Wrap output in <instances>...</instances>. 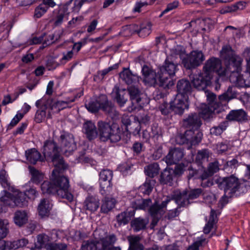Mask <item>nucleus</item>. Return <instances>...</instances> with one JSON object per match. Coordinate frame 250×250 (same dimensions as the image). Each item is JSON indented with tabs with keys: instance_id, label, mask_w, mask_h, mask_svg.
<instances>
[{
	"instance_id": "obj_1",
	"label": "nucleus",
	"mask_w": 250,
	"mask_h": 250,
	"mask_svg": "<svg viewBox=\"0 0 250 250\" xmlns=\"http://www.w3.org/2000/svg\"><path fill=\"white\" fill-rule=\"evenodd\" d=\"M62 172L54 169L51 177V182L44 181L41 185V190L43 194H56L60 198L71 202L73 200V195L69 190V180L62 175Z\"/></svg>"
},
{
	"instance_id": "obj_2",
	"label": "nucleus",
	"mask_w": 250,
	"mask_h": 250,
	"mask_svg": "<svg viewBox=\"0 0 250 250\" xmlns=\"http://www.w3.org/2000/svg\"><path fill=\"white\" fill-rule=\"evenodd\" d=\"M57 144L53 141L46 140L43 145V154L47 160H51L54 166V169L64 171L68 167L60 154Z\"/></svg>"
},
{
	"instance_id": "obj_3",
	"label": "nucleus",
	"mask_w": 250,
	"mask_h": 250,
	"mask_svg": "<svg viewBox=\"0 0 250 250\" xmlns=\"http://www.w3.org/2000/svg\"><path fill=\"white\" fill-rule=\"evenodd\" d=\"M97 125L99 136L102 141L115 143L121 140L122 131L117 124L100 121Z\"/></svg>"
},
{
	"instance_id": "obj_4",
	"label": "nucleus",
	"mask_w": 250,
	"mask_h": 250,
	"mask_svg": "<svg viewBox=\"0 0 250 250\" xmlns=\"http://www.w3.org/2000/svg\"><path fill=\"white\" fill-rule=\"evenodd\" d=\"M177 65L167 57L165 63L158 70V80L159 86L165 89H168L174 85V82L171 77L174 76L177 70Z\"/></svg>"
},
{
	"instance_id": "obj_5",
	"label": "nucleus",
	"mask_w": 250,
	"mask_h": 250,
	"mask_svg": "<svg viewBox=\"0 0 250 250\" xmlns=\"http://www.w3.org/2000/svg\"><path fill=\"white\" fill-rule=\"evenodd\" d=\"M220 54L221 57L228 63L226 69V71L228 73L242 70L243 59L234 54L230 45L223 46L220 51Z\"/></svg>"
},
{
	"instance_id": "obj_6",
	"label": "nucleus",
	"mask_w": 250,
	"mask_h": 250,
	"mask_svg": "<svg viewBox=\"0 0 250 250\" xmlns=\"http://www.w3.org/2000/svg\"><path fill=\"white\" fill-rule=\"evenodd\" d=\"M217 184L219 188L224 190L225 193L232 194L236 192H245V184L240 183L239 179L233 175L220 178L217 181Z\"/></svg>"
},
{
	"instance_id": "obj_7",
	"label": "nucleus",
	"mask_w": 250,
	"mask_h": 250,
	"mask_svg": "<svg viewBox=\"0 0 250 250\" xmlns=\"http://www.w3.org/2000/svg\"><path fill=\"white\" fill-rule=\"evenodd\" d=\"M208 102V105L215 107H220L221 109L224 110V105L230 100L236 96V93L232 90V88L229 87L227 91L220 95L218 101L216 99V95L208 90H204Z\"/></svg>"
},
{
	"instance_id": "obj_8",
	"label": "nucleus",
	"mask_w": 250,
	"mask_h": 250,
	"mask_svg": "<svg viewBox=\"0 0 250 250\" xmlns=\"http://www.w3.org/2000/svg\"><path fill=\"white\" fill-rule=\"evenodd\" d=\"M201 188H194L190 190H184L174 195L176 203L181 207H186L191 203V200L197 199L202 193Z\"/></svg>"
},
{
	"instance_id": "obj_9",
	"label": "nucleus",
	"mask_w": 250,
	"mask_h": 250,
	"mask_svg": "<svg viewBox=\"0 0 250 250\" xmlns=\"http://www.w3.org/2000/svg\"><path fill=\"white\" fill-rule=\"evenodd\" d=\"M205 57L202 51L193 50L182 61L184 67L188 69H192L201 65L205 61Z\"/></svg>"
},
{
	"instance_id": "obj_10",
	"label": "nucleus",
	"mask_w": 250,
	"mask_h": 250,
	"mask_svg": "<svg viewBox=\"0 0 250 250\" xmlns=\"http://www.w3.org/2000/svg\"><path fill=\"white\" fill-rule=\"evenodd\" d=\"M60 150L66 156L69 155L76 149V143L73 135L68 132H63L59 140Z\"/></svg>"
},
{
	"instance_id": "obj_11",
	"label": "nucleus",
	"mask_w": 250,
	"mask_h": 250,
	"mask_svg": "<svg viewBox=\"0 0 250 250\" xmlns=\"http://www.w3.org/2000/svg\"><path fill=\"white\" fill-rule=\"evenodd\" d=\"M127 90L132 103V106L128 108V110L132 111L136 109L137 105L141 106L143 104L142 99L143 93L139 84L129 86L128 87Z\"/></svg>"
},
{
	"instance_id": "obj_12",
	"label": "nucleus",
	"mask_w": 250,
	"mask_h": 250,
	"mask_svg": "<svg viewBox=\"0 0 250 250\" xmlns=\"http://www.w3.org/2000/svg\"><path fill=\"white\" fill-rule=\"evenodd\" d=\"M248 60H247L248 62ZM248 73H246L244 75L240 74V71H232L230 73L229 81L235 85V86L238 87H250V71L247 69Z\"/></svg>"
},
{
	"instance_id": "obj_13",
	"label": "nucleus",
	"mask_w": 250,
	"mask_h": 250,
	"mask_svg": "<svg viewBox=\"0 0 250 250\" xmlns=\"http://www.w3.org/2000/svg\"><path fill=\"white\" fill-rule=\"evenodd\" d=\"M221 68V62L219 59L211 58L206 62L203 66V73L207 76H209L210 79L212 78V73L216 72L219 74L226 75L228 73L226 71L223 73H220L219 69Z\"/></svg>"
},
{
	"instance_id": "obj_14",
	"label": "nucleus",
	"mask_w": 250,
	"mask_h": 250,
	"mask_svg": "<svg viewBox=\"0 0 250 250\" xmlns=\"http://www.w3.org/2000/svg\"><path fill=\"white\" fill-rule=\"evenodd\" d=\"M203 134L198 129L187 130L184 135L181 136L182 140L181 144L190 143L192 145L200 143L202 140Z\"/></svg>"
},
{
	"instance_id": "obj_15",
	"label": "nucleus",
	"mask_w": 250,
	"mask_h": 250,
	"mask_svg": "<svg viewBox=\"0 0 250 250\" xmlns=\"http://www.w3.org/2000/svg\"><path fill=\"white\" fill-rule=\"evenodd\" d=\"M188 98L177 95L174 100L170 102L171 111L175 114H183L185 109L188 108Z\"/></svg>"
},
{
	"instance_id": "obj_16",
	"label": "nucleus",
	"mask_w": 250,
	"mask_h": 250,
	"mask_svg": "<svg viewBox=\"0 0 250 250\" xmlns=\"http://www.w3.org/2000/svg\"><path fill=\"white\" fill-rule=\"evenodd\" d=\"M184 150L181 148L174 147L169 150L168 154L164 158L167 165H177L184 156Z\"/></svg>"
},
{
	"instance_id": "obj_17",
	"label": "nucleus",
	"mask_w": 250,
	"mask_h": 250,
	"mask_svg": "<svg viewBox=\"0 0 250 250\" xmlns=\"http://www.w3.org/2000/svg\"><path fill=\"white\" fill-rule=\"evenodd\" d=\"M142 72L144 77V81L150 86H159L158 71L155 72L151 68L146 65H144L142 68Z\"/></svg>"
},
{
	"instance_id": "obj_18",
	"label": "nucleus",
	"mask_w": 250,
	"mask_h": 250,
	"mask_svg": "<svg viewBox=\"0 0 250 250\" xmlns=\"http://www.w3.org/2000/svg\"><path fill=\"white\" fill-rule=\"evenodd\" d=\"M191 78L194 87L198 90H205L211 80L209 76H207L203 72L193 75Z\"/></svg>"
},
{
	"instance_id": "obj_19",
	"label": "nucleus",
	"mask_w": 250,
	"mask_h": 250,
	"mask_svg": "<svg viewBox=\"0 0 250 250\" xmlns=\"http://www.w3.org/2000/svg\"><path fill=\"white\" fill-rule=\"evenodd\" d=\"M170 200V198L167 197L166 200L163 201L160 205L158 204L157 203H155L150 207L149 212L150 215L153 218V222L156 221V223L157 222L159 219L164 213V211L163 208L166 207L167 204Z\"/></svg>"
},
{
	"instance_id": "obj_20",
	"label": "nucleus",
	"mask_w": 250,
	"mask_h": 250,
	"mask_svg": "<svg viewBox=\"0 0 250 250\" xmlns=\"http://www.w3.org/2000/svg\"><path fill=\"white\" fill-rule=\"evenodd\" d=\"M101 110L113 119L119 118V112L116 110L114 105L109 101L106 95H103V104Z\"/></svg>"
},
{
	"instance_id": "obj_21",
	"label": "nucleus",
	"mask_w": 250,
	"mask_h": 250,
	"mask_svg": "<svg viewBox=\"0 0 250 250\" xmlns=\"http://www.w3.org/2000/svg\"><path fill=\"white\" fill-rule=\"evenodd\" d=\"M224 110L221 109L220 107L217 108L208 104H202L200 114L203 119L208 120L213 118L215 114H219Z\"/></svg>"
},
{
	"instance_id": "obj_22",
	"label": "nucleus",
	"mask_w": 250,
	"mask_h": 250,
	"mask_svg": "<svg viewBox=\"0 0 250 250\" xmlns=\"http://www.w3.org/2000/svg\"><path fill=\"white\" fill-rule=\"evenodd\" d=\"M120 79L128 85L139 84L140 79L138 76L133 74L129 68H124L119 74Z\"/></svg>"
},
{
	"instance_id": "obj_23",
	"label": "nucleus",
	"mask_w": 250,
	"mask_h": 250,
	"mask_svg": "<svg viewBox=\"0 0 250 250\" xmlns=\"http://www.w3.org/2000/svg\"><path fill=\"white\" fill-rule=\"evenodd\" d=\"M177 94L187 98L191 93L192 86L190 82L187 79H181L177 83Z\"/></svg>"
},
{
	"instance_id": "obj_24",
	"label": "nucleus",
	"mask_w": 250,
	"mask_h": 250,
	"mask_svg": "<svg viewBox=\"0 0 250 250\" xmlns=\"http://www.w3.org/2000/svg\"><path fill=\"white\" fill-rule=\"evenodd\" d=\"M184 123L188 130L198 129L202 125L200 118L196 113L189 114L188 117L184 120Z\"/></svg>"
},
{
	"instance_id": "obj_25",
	"label": "nucleus",
	"mask_w": 250,
	"mask_h": 250,
	"mask_svg": "<svg viewBox=\"0 0 250 250\" xmlns=\"http://www.w3.org/2000/svg\"><path fill=\"white\" fill-rule=\"evenodd\" d=\"M85 1V0H70L64 5L63 9L66 15L70 13H77Z\"/></svg>"
},
{
	"instance_id": "obj_26",
	"label": "nucleus",
	"mask_w": 250,
	"mask_h": 250,
	"mask_svg": "<svg viewBox=\"0 0 250 250\" xmlns=\"http://www.w3.org/2000/svg\"><path fill=\"white\" fill-rule=\"evenodd\" d=\"M112 93L119 106H124L127 101L125 89H121L118 85H115L113 88Z\"/></svg>"
},
{
	"instance_id": "obj_27",
	"label": "nucleus",
	"mask_w": 250,
	"mask_h": 250,
	"mask_svg": "<svg viewBox=\"0 0 250 250\" xmlns=\"http://www.w3.org/2000/svg\"><path fill=\"white\" fill-rule=\"evenodd\" d=\"M83 131L89 140H93L98 135L97 128L91 121H87L83 124Z\"/></svg>"
},
{
	"instance_id": "obj_28",
	"label": "nucleus",
	"mask_w": 250,
	"mask_h": 250,
	"mask_svg": "<svg viewBox=\"0 0 250 250\" xmlns=\"http://www.w3.org/2000/svg\"><path fill=\"white\" fill-rule=\"evenodd\" d=\"M174 178L173 169L167 167L161 172L160 182L162 184L172 186Z\"/></svg>"
},
{
	"instance_id": "obj_29",
	"label": "nucleus",
	"mask_w": 250,
	"mask_h": 250,
	"mask_svg": "<svg viewBox=\"0 0 250 250\" xmlns=\"http://www.w3.org/2000/svg\"><path fill=\"white\" fill-rule=\"evenodd\" d=\"M230 121L243 122L247 119V114L243 109L232 110L226 116Z\"/></svg>"
},
{
	"instance_id": "obj_30",
	"label": "nucleus",
	"mask_w": 250,
	"mask_h": 250,
	"mask_svg": "<svg viewBox=\"0 0 250 250\" xmlns=\"http://www.w3.org/2000/svg\"><path fill=\"white\" fill-rule=\"evenodd\" d=\"M116 240V237L114 234L106 235L104 237L100 238L97 241H99V244L102 245V247L99 248L97 250H107L115 243Z\"/></svg>"
},
{
	"instance_id": "obj_31",
	"label": "nucleus",
	"mask_w": 250,
	"mask_h": 250,
	"mask_svg": "<svg viewBox=\"0 0 250 250\" xmlns=\"http://www.w3.org/2000/svg\"><path fill=\"white\" fill-rule=\"evenodd\" d=\"M100 200L96 196H89L84 201L85 209L91 212L96 211L100 206Z\"/></svg>"
},
{
	"instance_id": "obj_32",
	"label": "nucleus",
	"mask_w": 250,
	"mask_h": 250,
	"mask_svg": "<svg viewBox=\"0 0 250 250\" xmlns=\"http://www.w3.org/2000/svg\"><path fill=\"white\" fill-rule=\"evenodd\" d=\"M148 222V219L140 217L133 219L131 222V226L135 232H138L146 229Z\"/></svg>"
},
{
	"instance_id": "obj_33",
	"label": "nucleus",
	"mask_w": 250,
	"mask_h": 250,
	"mask_svg": "<svg viewBox=\"0 0 250 250\" xmlns=\"http://www.w3.org/2000/svg\"><path fill=\"white\" fill-rule=\"evenodd\" d=\"M51 238L44 233L39 234L37 236V242L39 245H35L34 247L30 248V250H41L42 247L47 248L51 243Z\"/></svg>"
},
{
	"instance_id": "obj_34",
	"label": "nucleus",
	"mask_w": 250,
	"mask_h": 250,
	"mask_svg": "<svg viewBox=\"0 0 250 250\" xmlns=\"http://www.w3.org/2000/svg\"><path fill=\"white\" fill-rule=\"evenodd\" d=\"M129 242V248L127 250H143L144 246L140 243L141 238L137 235H129L127 237Z\"/></svg>"
},
{
	"instance_id": "obj_35",
	"label": "nucleus",
	"mask_w": 250,
	"mask_h": 250,
	"mask_svg": "<svg viewBox=\"0 0 250 250\" xmlns=\"http://www.w3.org/2000/svg\"><path fill=\"white\" fill-rule=\"evenodd\" d=\"M26 160L32 164H35L41 160V154L35 148H31L25 151Z\"/></svg>"
},
{
	"instance_id": "obj_36",
	"label": "nucleus",
	"mask_w": 250,
	"mask_h": 250,
	"mask_svg": "<svg viewBox=\"0 0 250 250\" xmlns=\"http://www.w3.org/2000/svg\"><path fill=\"white\" fill-rule=\"evenodd\" d=\"M217 221L218 219H217L216 211L214 209H211L209 216V220L204 228V232L205 234H208Z\"/></svg>"
},
{
	"instance_id": "obj_37",
	"label": "nucleus",
	"mask_w": 250,
	"mask_h": 250,
	"mask_svg": "<svg viewBox=\"0 0 250 250\" xmlns=\"http://www.w3.org/2000/svg\"><path fill=\"white\" fill-rule=\"evenodd\" d=\"M50 209L49 201L46 199H42L38 207L39 215L42 217L48 215Z\"/></svg>"
},
{
	"instance_id": "obj_38",
	"label": "nucleus",
	"mask_w": 250,
	"mask_h": 250,
	"mask_svg": "<svg viewBox=\"0 0 250 250\" xmlns=\"http://www.w3.org/2000/svg\"><path fill=\"white\" fill-rule=\"evenodd\" d=\"M0 183L1 186L6 190L12 192H16L14 187L11 186L10 183L8 180V175L5 170L2 169L0 171Z\"/></svg>"
},
{
	"instance_id": "obj_39",
	"label": "nucleus",
	"mask_w": 250,
	"mask_h": 250,
	"mask_svg": "<svg viewBox=\"0 0 250 250\" xmlns=\"http://www.w3.org/2000/svg\"><path fill=\"white\" fill-rule=\"evenodd\" d=\"M115 206V200L111 197H104L103 200V204L101 207V211L104 213H107L110 211Z\"/></svg>"
},
{
	"instance_id": "obj_40",
	"label": "nucleus",
	"mask_w": 250,
	"mask_h": 250,
	"mask_svg": "<svg viewBox=\"0 0 250 250\" xmlns=\"http://www.w3.org/2000/svg\"><path fill=\"white\" fill-rule=\"evenodd\" d=\"M61 33L59 32H56L54 34L46 35L43 34L42 36H44L42 46L43 47H45L48 46L52 43L58 41L61 38Z\"/></svg>"
},
{
	"instance_id": "obj_41",
	"label": "nucleus",
	"mask_w": 250,
	"mask_h": 250,
	"mask_svg": "<svg viewBox=\"0 0 250 250\" xmlns=\"http://www.w3.org/2000/svg\"><path fill=\"white\" fill-rule=\"evenodd\" d=\"M102 104L103 95L99 96L95 101L90 102L87 104H86V107L91 112L95 113L101 109Z\"/></svg>"
},
{
	"instance_id": "obj_42",
	"label": "nucleus",
	"mask_w": 250,
	"mask_h": 250,
	"mask_svg": "<svg viewBox=\"0 0 250 250\" xmlns=\"http://www.w3.org/2000/svg\"><path fill=\"white\" fill-rule=\"evenodd\" d=\"M160 167L156 163L151 164L145 167L144 171L146 175L150 178L157 176L159 172Z\"/></svg>"
},
{
	"instance_id": "obj_43",
	"label": "nucleus",
	"mask_w": 250,
	"mask_h": 250,
	"mask_svg": "<svg viewBox=\"0 0 250 250\" xmlns=\"http://www.w3.org/2000/svg\"><path fill=\"white\" fill-rule=\"evenodd\" d=\"M3 192L4 194L0 197V201L2 202L4 205L11 208L15 207L14 196L6 191V190H4Z\"/></svg>"
},
{
	"instance_id": "obj_44",
	"label": "nucleus",
	"mask_w": 250,
	"mask_h": 250,
	"mask_svg": "<svg viewBox=\"0 0 250 250\" xmlns=\"http://www.w3.org/2000/svg\"><path fill=\"white\" fill-rule=\"evenodd\" d=\"M14 221L15 223L21 226L27 221V215L25 211L18 210L15 213Z\"/></svg>"
},
{
	"instance_id": "obj_45",
	"label": "nucleus",
	"mask_w": 250,
	"mask_h": 250,
	"mask_svg": "<svg viewBox=\"0 0 250 250\" xmlns=\"http://www.w3.org/2000/svg\"><path fill=\"white\" fill-rule=\"evenodd\" d=\"M228 126L227 121L221 122L218 125L212 127L210 129V133L213 136H219L227 129Z\"/></svg>"
},
{
	"instance_id": "obj_46",
	"label": "nucleus",
	"mask_w": 250,
	"mask_h": 250,
	"mask_svg": "<svg viewBox=\"0 0 250 250\" xmlns=\"http://www.w3.org/2000/svg\"><path fill=\"white\" fill-rule=\"evenodd\" d=\"M15 207L22 208L27 205L28 201L26 200L25 194L22 192H17L14 196Z\"/></svg>"
},
{
	"instance_id": "obj_47",
	"label": "nucleus",
	"mask_w": 250,
	"mask_h": 250,
	"mask_svg": "<svg viewBox=\"0 0 250 250\" xmlns=\"http://www.w3.org/2000/svg\"><path fill=\"white\" fill-rule=\"evenodd\" d=\"M245 6V3L242 1H239L230 6H226L220 10L221 14H226L235 12L238 9H243Z\"/></svg>"
},
{
	"instance_id": "obj_48",
	"label": "nucleus",
	"mask_w": 250,
	"mask_h": 250,
	"mask_svg": "<svg viewBox=\"0 0 250 250\" xmlns=\"http://www.w3.org/2000/svg\"><path fill=\"white\" fill-rule=\"evenodd\" d=\"M100 185V193L104 197H109L112 191V183L101 182Z\"/></svg>"
},
{
	"instance_id": "obj_49",
	"label": "nucleus",
	"mask_w": 250,
	"mask_h": 250,
	"mask_svg": "<svg viewBox=\"0 0 250 250\" xmlns=\"http://www.w3.org/2000/svg\"><path fill=\"white\" fill-rule=\"evenodd\" d=\"M155 183L154 180L146 179L145 183L140 187L141 191L144 194L149 195L152 190Z\"/></svg>"
},
{
	"instance_id": "obj_50",
	"label": "nucleus",
	"mask_w": 250,
	"mask_h": 250,
	"mask_svg": "<svg viewBox=\"0 0 250 250\" xmlns=\"http://www.w3.org/2000/svg\"><path fill=\"white\" fill-rule=\"evenodd\" d=\"M29 169L31 175L30 181L36 184H39L43 180V176L33 167L29 166Z\"/></svg>"
},
{
	"instance_id": "obj_51",
	"label": "nucleus",
	"mask_w": 250,
	"mask_h": 250,
	"mask_svg": "<svg viewBox=\"0 0 250 250\" xmlns=\"http://www.w3.org/2000/svg\"><path fill=\"white\" fill-rule=\"evenodd\" d=\"M77 98V96H75L72 98H66L63 101H58L56 102L55 104L56 106L58 107L60 109L70 108L71 107V105H70V104L75 102Z\"/></svg>"
},
{
	"instance_id": "obj_52",
	"label": "nucleus",
	"mask_w": 250,
	"mask_h": 250,
	"mask_svg": "<svg viewBox=\"0 0 250 250\" xmlns=\"http://www.w3.org/2000/svg\"><path fill=\"white\" fill-rule=\"evenodd\" d=\"M47 108L46 104H43L35 114L34 120L37 123H41L42 122L46 117V110Z\"/></svg>"
},
{
	"instance_id": "obj_53",
	"label": "nucleus",
	"mask_w": 250,
	"mask_h": 250,
	"mask_svg": "<svg viewBox=\"0 0 250 250\" xmlns=\"http://www.w3.org/2000/svg\"><path fill=\"white\" fill-rule=\"evenodd\" d=\"M99 241L94 240L84 241L81 246V250H97Z\"/></svg>"
},
{
	"instance_id": "obj_54",
	"label": "nucleus",
	"mask_w": 250,
	"mask_h": 250,
	"mask_svg": "<svg viewBox=\"0 0 250 250\" xmlns=\"http://www.w3.org/2000/svg\"><path fill=\"white\" fill-rule=\"evenodd\" d=\"M209 157V151L208 149H203L199 150L196 156L195 161L198 164L204 162L208 161Z\"/></svg>"
},
{
	"instance_id": "obj_55",
	"label": "nucleus",
	"mask_w": 250,
	"mask_h": 250,
	"mask_svg": "<svg viewBox=\"0 0 250 250\" xmlns=\"http://www.w3.org/2000/svg\"><path fill=\"white\" fill-rule=\"evenodd\" d=\"M113 172L109 169H103L99 173V182H111L113 178Z\"/></svg>"
},
{
	"instance_id": "obj_56",
	"label": "nucleus",
	"mask_w": 250,
	"mask_h": 250,
	"mask_svg": "<svg viewBox=\"0 0 250 250\" xmlns=\"http://www.w3.org/2000/svg\"><path fill=\"white\" fill-rule=\"evenodd\" d=\"M130 220V213L128 211L122 212L117 216V221L120 225L127 224Z\"/></svg>"
},
{
	"instance_id": "obj_57",
	"label": "nucleus",
	"mask_w": 250,
	"mask_h": 250,
	"mask_svg": "<svg viewBox=\"0 0 250 250\" xmlns=\"http://www.w3.org/2000/svg\"><path fill=\"white\" fill-rule=\"evenodd\" d=\"M8 225L7 220H0V240L7 235L8 232Z\"/></svg>"
},
{
	"instance_id": "obj_58",
	"label": "nucleus",
	"mask_w": 250,
	"mask_h": 250,
	"mask_svg": "<svg viewBox=\"0 0 250 250\" xmlns=\"http://www.w3.org/2000/svg\"><path fill=\"white\" fill-rule=\"evenodd\" d=\"M62 57L60 60V63L64 65L68 62L71 60L74 56V52L73 50H70L66 52L62 53Z\"/></svg>"
},
{
	"instance_id": "obj_59",
	"label": "nucleus",
	"mask_w": 250,
	"mask_h": 250,
	"mask_svg": "<svg viewBox=\"0 0 250 250\" xmlns=\"http://www.w3.org/2000/svg\"><path fill=\"white\" fill-rule=\"evenodd\" d=\"M28 240L26 239H21L18 241L10 242L9 248L11 249H17L20 247H23L28 244Z\"/></svg>"
},
{
	"instance_id": "obj_60",
	"label": "nucleus",
	"mask_w": 250,
	"mask_h": 250,
	"mask_svg": "<svg viewBox=\"0 0 250 250\" xmlns=\"http://www.w3.org/2000/svg\"><path fill=\"white\" fill-rule=\"evenodd\" d=\"M205 202L209 205H212L216 202V198L215 194L210 192H206L203 194Z\"/></svg>"
},
{
	"instance_id": "obj_61",
	"label": "nucleus",
	"mask_w": 250,
	"mask_h": 250,
	"mask_svg": "<svg viewBox=\"0 0 250 250\" xmlns=\"http://www.w3.org/2000/svg\"><path fill=\"white\" fill-rule=\"evenodd\" d=\"M23 117V114L18 112L17 114L12 119L10 123L7 125V129L10 130L15 126Z\"/></svg>"
},
{
	"instance_id": "obj_62",
	"label": "nucleus",
	"mask_w": 250,
	"mask_h": 250,
	"mask_svg": "<svg viewBox=\"0 0 250 250\" xmlns=\"http://www.w3.org/2000/svg\"><path fill=\"white\" fill-rule=\"evenodd\" d=\"M76 160L78 163L82 164H91L93 160L86 156H85V151L81 152L78 156L76 157Z\"/></svg>"
},
{
	"instance_id": "obj_63",
	"label": "nucleus",
	"mask_w": 250,
	"mask_h": 250,
	"mask_svg": "<svg viewBox=\"0 0 250 250\" xmlns=\"http://www.w3.org/2000/svg\"><path fill=\"white\" fill-rule=\"evenodd\" d=\"M48 10V6L41 4L35 10L34 17L36 18H41Z\"/></svg>"
},
{
	"instance_id": "obj_64",
	"label": "nucleus",
	"mask_w": 250,
	"mask_h": 250,
	"mask_svg": "<svg viewBox=\"0 0 250 250\" xmlns=\"http://www.w3.org/2000/svg\"><path fill=\"white\" fill-rule=\"evenodd\" d=\"M132 167L131 164L125 163L119 165L118 168L123 175H126L131 172Z\"/></svg>"
}]
</instances>
